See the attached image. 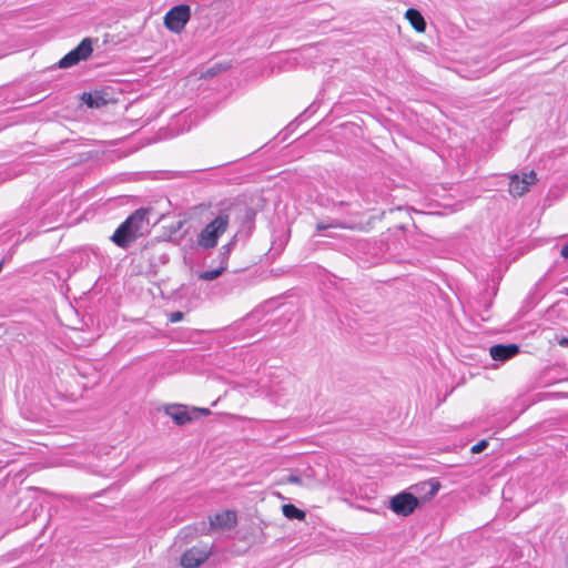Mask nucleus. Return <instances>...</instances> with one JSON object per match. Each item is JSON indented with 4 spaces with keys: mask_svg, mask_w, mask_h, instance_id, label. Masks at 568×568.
Listing matches in <instances>:
<instances>
[{
    "mask_svg": "<svg viewBox=\"0 0 568 568\" xmlns=\"http://www.w3.org/2000/svg\"><path fill=\"white\" fill-rule=\"evenodd\" d=\"M286 481L290 483V484L301 485L302 484V477L298 476V475L291 474V475L287 476Z\"/></svg>",
    "mask_w": 568,
    "mask_h": 568,
    "instance_id": "20",
    "label": "nucleus"
},
{
    "mask_svg": "<svg viewBox=\"0 0 568 568\" xmlns=\"http://www.w3.org/2000/svg\"><path fill=\"white\" fill-rule=\"evenodd\" d=\"M487 447H488V440L487 439H481L480 442H478L477 444H475L471 447V453L473 454H479V453L484 452Z\"/></svg>",
    "mask_w": 568,
    "mask_h": 568,
    "instance_id": "17",
    "label": "nucleus"
},
{
    "mask_svg": "<svg viewBox=\"0 0 568 568\" xmlns=\"http://www.w3.org/2000/svg\"><path fill=\"white\" fill-rule=\"evenodd\" d=\"M209 555L206 549L193 547L182 555L181 565L184 568H197L209 558Z\"/></svg>",
    "mask_w": 568,
    "mask_h": 568,
    "instance_id": "8",
    "label": "nucleus"
},
{
    "mask_svg": "<svg viewBox=\"0 0 568 568\" xmlns=\"http://www.w3.org/2000/svg\"><path fill=\"white\" fill-rule=\"evenodd\" d=\"M282 510L283 515L288 519L303 520L305 518V513L293 504L283 505Z\"/></svg>",
    "mask_w": 568,
    "mask_h": 568,
    "instance_id": "15",
    "label": "nucleus"
},
{
    "mask_svg": "<svg viewBox=\"0 0 568 568\" xmlns=\"http://www.w3.org/2000/svg\"><path fill=\"white\" fill-rule=\"evenodd\" d=\"M405 17L417 32H424L426 30V21L417 9L409 8Z\"/></svg>",
    "mask_w": 568,
    "mask_h": 568,
    "instance_id": "12",
    "label": "nucleus"
},
{
    "mask_svg": "<svg viewBox=\"0 0 568 568\" xmlns=\"http://www.w3.org/2000/svg\"><path fill=\"white\" fill-rule=\"evenodd\" d=\"M489 354L494 361L504 363L519 354V346L517 344H496L489 348Z\"/></svg>",
    "mask_w": 568,
    "mask_h": 568,
    "instance_id": "9",
    "label": "nucleus"
},
{
    "mask_svg": "<svg viewBox=\"0 0 568 568\" xmlns=\"http://www.w3.org/2000/svg\"><path fill=\"white\" fill-rule=\"evenodd\" d=\"M331 226L332 225H329V224H325L323 222H320V223L316 224V230L318 232H322V231H325V230L329 229Z\"/></svg>",
    "mask_w": 568,
    "mask_h": 568,
    "instance_id": "21",
    "label": "nucleus"
},
{
    "mask_svg": "<svg viewBox=\"0 0 568 568\" xmlns=\"http://www.w3.org/2000/svg\"><path fill=\"white\" fill-rule=\"evenodd\" d=\"M3 263V261L0 262V272L2 271Z\"/></svg>",
    "mask_w": 568,
    "mask_h": 568,
    "instance_id": "25",
    "label": "nucleus"
},
{
    "mask_svg": "<svg viewBox=\"0 0 568 568\" xmlns=\"http://www.w3.org/2000/svg\"><path fill=\"white\" fill-rule=\"evenodd\" d=\"M207 73H209V74H212V75H213V74H215V72L213 71V69H210V70L207 71Z\"/></svg>",
    "mask_w": 568,
    "mask_h": 568,
    "instance_id": "24",
    "label": "nucleus"
},
{
    "mask_svg": "<svg viewBox=\"0 0 568 568\" xmlns=\"http://www.w3.org/2000/svg\"><path fill=\"white\" fill-rule=\"evenodd\" d=\"M565 396L568 397V394H566Z\"/></svg>",
    "mask_w": 568,
    "mask_h": 568,
    "instance_id": "26",
    "label": "nucleus"
},
{
    "mask_svg": "<svg viewBox=\"0 0 568 568\" xmlns=\"http://www.w3.org/2000/svg\"><path fill=\"white\" fill-rule=\"evenodd\" d=\"M92 39L84 38L73 50L68 52L59 62L60 69H68L87 60L92 54Z\"/></svg>",
    "mask_w": 568,
    "mask_h": 568,
    "instance_id": "3",
    "label": "nucleus"
},
{
    "mask_svg": "<svg viewBox=\"0 0 568 568\" xmlns=\"http://www.w3.org/2000/svg\"><path fill=\"white\" fill-rule=\"evenodd\" d=\"M191 18V8L179 4L170 9L164 17V26L172 32H181Z\"/></svg>",
    "mask_w": 568,
    "mask_h": 568,
    "instance_id": "5",
    "label": "nucleus"
},
{
    "mask_svg": "<svg viewBox=\"0 0 568 568\" xmlns=\"http://www.w3.org/2000/svg\"><path fill=\"white\" fill-rule=\"evenodd\" d=\"M82 101L91 109H99L106 104V100L100 92H84Z\"/></svg>",
    "mask_w": 568,
    "mask_h": 568,
    "instance_id": "14",
    "label": "nucleus"
},
{
    "mask_svg": "<svg viewBox=\"0 0 568 568\" xmlns=\"http://www.w3.org/2000/svg\"><path fill=\"white\" fill-rule=\"evenodd\" d=\"M191 413H192L194 418H196L199 415L206 416V415L211 414L209 408H193Z\"/></svg>",
    "mask_w": 568,
    "mask_h": 568,
    "instance_id": "18",
    "label": "nucleus"
},
{
    "mask_svg": "<svg viewBox=\"0 0 568 568\" xmlns=\"http://www.w3.org/2000/svg\"><path fill=\"white\" fill-rule=\"evenodd\" d=\"M226 266L219 264V267L215 270L199 272L197 277L206 282L214 281L220 277L226 271Z\"/></svg>",
    "mask_w": 568,
    "mask_h": 568,
    "instance_id": "16",
    "label": "nucleus"
},
{
    "mask_svg": "<svg viewBox=\"0 0 568 568\" xmlns=\"http://www.w3.org/2000/svg\"><path fill=\"white\" fill-rule=\"evenodd\" d=\"M231 209H222L216 216L209 222L197 234L196 244L202 250L216 247L220 237L226 232L230 225Z\"/></svg>",
    "mask_w": 568,
    "mask_h": 568,
    "instance_id": "2",
    "label": "nucleus"
},
{
    "mask_svg": "<svg viewBox=\"0 0 568 568\" xmlns=\"http://www.w3.org/2000/svg\"><path fill=\"white\" fill-rule=\"evenodd\" d=\"M236 243L237 234L233 235L232 239L220 248L217 254L219 264L227 267L231 252L234 250Z\"/></svg>",
    "mask_w": 568,
    "mask_h": 568,
    "instance_id": "13",
    "label": "nucleus"
},
{
    "mask_svg": "<svg viewBox=\"0 0 568 568\" xmlns=\"http://www.w3.org/2000/svg\"><path fill=\"white\" fill-rule=\"evenodd\" d=\"M537 181V176L535 171H530L528 173H524L521 176L518 174H514L510 178L509 182V193L513 196H521L524 195L531 184Z\"/></svg>",
    "mask_w": 568,
    "mask_h": 568,
    "instance_id": "6",
    "label": "nucleus"
},
{
    "mask_svg": "<svg viewBox=\"0 0 568 568\" xmlns=\"http://www.w3.org/2000/svg\"><path fill=\"white\" fill-rule=\"evenodd\" d=\"M150 210L138 209L131 213L114 231L110 240L120 248L126 250L150 231Z\"/></svg>",
    "mask_w": 568,
    "mask_h": 568,
    "instance_id": "1",
    "label": "nucleus"
},
{
    "mask_svg": "<svg viewBox=\"0 0 568 568\" xmlns=\"http://www.w3.org/2000/svg\"><path fill=\"white\" fill-rule=\"evenodd\" d=\"M419 505V498L410 491H402L392 497L389 501V508L403 517L412 515Z\"/></svg>",
    "mask_w": 568,
    "mask_h": 568,
    "instance_id": "4",
    "label": "nucleus"
},
{
    "mask_svg": "<svg viewBox=\"0 0 568 568\" xmlns=\"http://www.w3.org/2000/svg\"><path fill=\"white\" fill-rule=\"evenodd\" d=\"M440 484L436 479L422 481L410 486V493L419 498V503H425L432 499L439 490Z\"/></svg>",
    "mask_w": 568,
    "mask_h": 568,
    "instance_id": "7",
    "label": "nucleus"
},
{
    "mask_svg": "<svg viewBox=\"0 0 568 568\" xmlns=\"http://www.w3.org/2000/svg\"><path fill=\"white\" fill-rule=\"evenodd\" d=\"M165 413L179 426H184L194 419L192 413L183 405H170L165 408Z\"/></svg>",
    "mask_w": 568,
    "mask_h": 568,
    "instance_id": "10",
    "label": "nucleus"
},
{
    "mask_svg": "<svg viewBox=\"0 0 568 568\" xmlns=\"http://www.w3.org/2000/svg\"><path fill=\"white\" fill-rule=\"evenodd\" d=\"M559 345L568 346V337H562L561 339H559Z\"/></svg>",
    "mask_w": 568,
    "mask_h": 568,
    "instance_id": "23",
    "label": "nucleus"
},
{
    "mask_svg": "<svg viewBox=\"0 0 568 568\" xmlns=\"http://www.w3.org/2000/svg\"><path fill=\"white\" fill-rule=\"evenodd\" d=\"M184 317V314L182 312H173L170 314V322L171 323H178Z\"/></svg>",
    "mask_w": 568,
    "mask_h": 568,
    "instance_id": "19",
    "label": "nucleus"
},
{
    "mask_svg": "<svg viewBox=\"0 0 568 568\" xmlns=\"http://www.w3.org/2000/svg\"><path fill=\"white\" fill-rule=\"evenodd\" d=\"M210 524L212 528H231L236 524V514L231 510L217 513L214 516L210 517Z\"/></svg>",
    "mask_w": 568,
    "mask_h": 568,
    "instance_id": "11",
    "label": "nucleus"
},
{
    "mask_svg": "<svg viewBox=\"0 0 568 568\" xmlns=\"http://www.w3.org/2000/svg\"><path fill=\"white\" fill-rule=\"evenodd\" d=\"M560 254L564 258L568 260V243L561 247Z\"/></svg>",
    "mask_w": 568,
    "mask_h": 568,
    "instance_id": "22",
    "label": "nucleus"
}]
</instances>
